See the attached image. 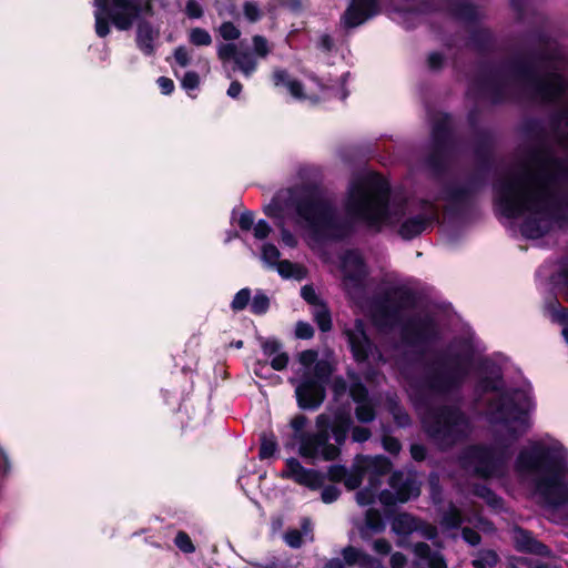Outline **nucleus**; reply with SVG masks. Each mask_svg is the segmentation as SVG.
<instances>
[{
    "label": "nucleus",
    "mask_w": 568,
    "mask_h": 568,
    "mask_svg": "<svg viewBox=\"0 0 568 568\" xmlns=\"http://www.w3.org/2000/svg\"><path fill=\"white\" fill-rule=\"evenodd\" d=\"M564 182H568V163L548 151H534L496 185L499 209L506 217L527 214L521 233L539 239L550 229L552 194Z\"/></svg>",
    "instance_id": "1"
},
{
    "label": "nucleus",
    "mask_w": 568,
    "mask_h": 568,
    "mask_svg": "<svg viewBox=\"0 0 568 568\" xmlns=\"http://www.w3.org/2000/svg\"><path fill=\"white\" fill-rule=\"evenodd\" d=\"M490 422L495 428L493 447L474 446L465 450L460 457L462 466L475 475L488 478L503 470L508 457V448L529 428L527 414L520 409L513 396L499 395L489 407Z\"/></svg>",
    "instance_id": "2"
},
{
    "label": "nucleus",
    "mask_w": 568,
    "mask_h": 568,
    "mask_svg": "<svg viewBox=\"0 0 568 568\" xmlns=\"http://www.w3.org/2000/svg\"><path fill=\"white\" fill-rule=\"evenodd\" d=\"M388 184L377 176L362 178L353 182L345 202L346 214L369 225L381 222L394 223L388 211Z\"/></svg>",
    "instance_id": "3"
},
{
    "label": "nucleus",
    "mask_w": 568,
    "mask_h": 568,
    "mask_svg": "<svg viewBox=\"0 0 568 568\" xmlns=\"http://www.w3.org/2000/svg\"><path fill=\"white\" fill-rule=\"evenodd\" d=\"M217 31L225 41H236L241 37V30L231 21L223 22ZM272 51L273 44L261 34L252 37V50L234 42H222L216 47L219 60L223 64L232 62V70L241 72L245 78L252 77L257 70L258 60H265Z\"/></svg>",
    "instance_id": "4"
},
{
    "label": "nucleus",
    "mask_w": 568,
    "mask_h": 568,
    "mask_svg": "<svg viewBox=\"0 0 568 568\" xmlns=\"http://www.w3.org/2000/svg\"><path fill=\"white\" fill-rule=\"evenodd\" d=\"M426 433L442 448H448L465 439L470 434L467 417L455 407L429 409L423 416Z\"/></svg>",
    "instance_id": "5"
},
{
    "label": "nucleus",
    "mask_w": 568,
    "mask_h": 568,
    "mask_svg": "<svg viewBox=\"0 0 568 568\" xmlns=\"http://www.w3.org/2000/svg\"><path fill=\"white\" fill-rule=\"evenodd\" d=\"M390 470V463L383 456L362 457L356 460L354 467L346 471L344 485L347 489L358 488L366 478L368 484L356 493V501L361 506H368L376 499L381 488V477Z\"/></svg>",
    "instance_id": "6"
},
{
    "label": "nucleus",
    "mask_w": 568,
    "mask_h": 568,
    "mask_svg": "<svg viewBox=\"0 0 568 568\" xmlns=\"http://www.w3.org/2000/svg\"><path fill=\"white\" fill-rule=\"evenodd\" d=\"M300 219L314 232H328L334 225V210L323 192L316 187H303L295 199Z\"/></svg>",
    "instance_id": "7"
},
{
    "label": "nucleus",
    "mask_w": 568,
    "mask_h": 568,
    "mask_svg": "<svg viewBox=\"0 0 568 568\" xmlns=\"http://www.w3.org/2000/svg\"><path fill=\"white\" fill-rule=\"evenodd\" d=\"M469 369V361L454 356L437 361L426 379V387L432 394H446L459 386Z\"/></svg>",
    "instance_id": "8"
},
{
    "label": "nucleus",
    "mask_w": 568,
    "mask_h": 568,
    "mask_svg": "<svg viewBox=\"0 0 568 568\" xmlns=\"http://www.w3.org/2000/svg\"><path fill=\"white\" fill-rule=\"evenodd\" d=\"M317 432L304 434L300 438L301 456L306 458H321L324 460H334L339 455V448L328 443L329 439V417L321 414L316 418Z\"/></svg>",
    "instance_id": "9"
},
{
    "label": "nucleus",
    "mask_w": 568,
    "mask_h": 568,
    "mask_svg": "<svg viewBox=\"0 0 568 568\" xmlns=\"http://www.w3.org/2000/svg\"><path fill=\"white\" fill-rule=\"evenodd\" d=\"M389 489L378 490L377 498L384 507L407 503L420 494L416 479L410 474L394 471L388 479Z\"/></svg>",
    "instance_id": "10"
},
{
    "label": "nucleus",
    "mask_w": 568,
    "mask_h": 568,
    "mask_svg": "<svg viewBox=\"0 0 568 568\" xmlns=\"http://www.w3.org/2000/svg\"><path fill=\"white\" fill-rule=\"evenodd\" d=\"M152 16V4L149 0H112L110 18L112 23L119 30H129L133 23L142 16Z\"/></svg>",
    "instance_id": "11"
},
{
    "label": "nucleus",
    "mask_w": 568,
    "mask_h": 568,
    "mask_svg": "<svg viewBox=\"0 0 568 568\" xmlns=\"http://www.w3.org/2000/svg\"><path fill=\"white\" fill-rule=\"evenodd\" d=\"M565 471L557 465L549 466L536 484L537 491L551 506H560L568 501V487L564 484Z\"/></svg>",
    "instance_id": "12"
},
{
    "label": "nucleus",
    "mask_w": 568,
    "mask_h": 568,
    "mask_svg": "<svg viewBox=\"0 0 568 568\" xmlns=\"http://www.w3.org/2000/svg\"><path fill=\"white\" fill-rule=\"evenodd\" d=\"M414 294L406 288L397 287L387 292L385 300L377 306L376 316L381 315L385 324H394L402 317L405 310L413 307Z\"/></svg>",
    "instance_id": "13"
},
{
    "label": "nucleus",
    "mask_w": 568,
    "mask_h": 568,
    "mask_svg": "<svg viewBox=\"0 0 568 568\" xmlns=\"http://www.w3.org/2000/svg\"><path fill=\"white\" fill-rule=\"evenodd\" d=\"M343 285L351 297H355L363 290L367 274L362 256L356 252H347L342 263Z\"/></svg>",
    "instance_id": "14"
},
{
    "label": "nucleus",
    "mask_w": 568,
    "mask_h": 568,
    "mask_svg": "<svg viewBox=\"0 0 568 568\" xmlns=\"http://www.w3.org/2000/svg\"><path fill=\"white\" fill-rule=\"evenodd\" d=\"M392 531L397 536H409L413 532H419L426 539L437 537L435 526L423 521L422 519L406 511L398 513L390 520Z\"/></svg>",
    "instance_id": "15"
},
{
    "label": "nucleus",
    "mask_w": 568,
    "mask_h": 568,
    "mask_svg": "<svg viewBox=\"0 0 568 568\" xmlns=\"http://www.w3.org/2000/svg\"><path fill=\"white\" fill-rule=\"evenodd\" d=\"M352 353L357 362H364L369 356L377 354V358L382 359L381 353L372 345L364 331L362 321L356 320L354 327L345 331Z\"/></svg>",
    "instance_id": "16"
},
{
    "label": "nucleus",
    "mask_w": 568,
    "mask_h": 568,
    "mask_svg": "<svg viewBox=\"0 0 568 568\" xmlns=\"http://www.w3.org/2000/svg\"><path fill=\"white\" fill-rule=\"evenodd\" d=\"M435 335V324L429 317H413L403 327V338L413 345L426 343Z\"/></svg>",
    "instance_id": "17"
},
{
    "label": "nucleus",
    "mask_w": 568,
    "mask_h": 568,
    "mask_svg": "<svg viewBox=\"0 0 568 568\" xmlns=\"http://www.w3.org/2000/svg\"><path fill=\"white\" fill-rule=\"evenodd\" d=\"M538 98L545 102L558 101L568 89V83L557 73H548L534 82Z\"/></svg>",
    "instance_id": "18"
},
{
    "label": "nucleus",
    "mask_w": 568,
    "mask_h": 568,
    "mask_svg": "<svg viewBox=\"0 0 568 568\" xmlns=\"http://www.w3.org/2000/svg\"><path fill=\"white\" fill-rule=\"evenodd\" d=\"M296 397L303 409L317 408L325 398L324 386L313 377H305L296 387Z\"/></svg>",
    "instance_id": "19"
},
{
    "label": "nucleus",
    "mask_w": 568,
    "mask_h": 568,
    "mask_svg": "<svg viewBox=\"0 0 568 568\" xmlns=\"http://www.w3.org/2000/svg\"><path fill=\"white\" fill-rule=\"evenodd\" d=\"M377 11V0H353L342 17L346 29L358 27Z\"/></svg>",
    "instance_id": "20"
},
{
    "label": "nucleus",
    "mask_w": 568,
    "mask_h": 568,
    "mask_svg": "<svg viewBox=\"0 0 568 568\" xmlns=\"http://www.w3.org/2000/svg\"><path fill=\"white\" fill-rule=\"evenodd\" d=\"M284 475L311 489H318L323 487L325 481V476L322 473L304 468L295 458L287 459Z\"/></svg>",
    "instance_id": "21"
},
{
    "label": "nucleus",
    "mask_w": 568,
    "mask_h": 568,
    "mask_svg": "<svg viewBox=\"0 0 568 568\" xmlns=\"http://www.w3.org/2000/svg\"><path fill=\"white\" fill-rule=\"evenodd\" d=\"M413 552L417 558L413 562V568H447L445 558L439 552H433L426 542L413 545Z\"/></svg>",
    "instance_id": "22"
},
{
    "label": "nucleus",
    "mask_w": 568,
    "mask_h": 568,
    "mask_svg": "<svg viewBox=\"0 0 568 568\" xmlns=\"http://www.w3.org/2000/svg\"><path fill=\"white\" fill-rule=\"evenodd\" d=\"M513 534L515 546L518 551L529 552L539 556H548L550 554L548 547L542 542L538 541L537 539H535L529 531L516 527Z\"/></svg>",
    "instance_id": "23"
},
{
    "label": "nucleus",
    "mask_w": 568,
    "mask_h": 568,
    "mask_svg": "<svg viewBox=\"0 0 568 568\" xmlns=\"http://www.w3.org/2000/svg\"><path fill=\"white\" fill-rule=\"evenodd\" d=\"M545 459V453L539 447L521 450L516 460V468L520 473L538 470Z\"/></svg>",
    "instance_id": "24"
},
{
    "label": "nucleus",
    "mask_w": 568,
    "mask_h": 568,
    "mask_svg": "<svg viewBox=\"0 0 568 568\" xmlns=\"http://www.w3.org/2000/svg\"><path fill=\"white\" fill-rule=\"evenodd\" d=\"M158 37L150 22L141 21L138 23L136 42L139 48L148 55L154 52V40Z\"/></svg>",
    "instance_id": "25"
},
{
    "label": "nucleus",
    "mask_w": 568,
    "mask_h": 568,
    "mask_svg": "<svg viewBox=\"0 0 568 568\" xmlns=\"http://www.w3.org/2000/svg\"><path fill=\"white\" fill-rule=\"evenodd\" d=\"M303 537L308 538L310 540H313V527L310 518H303L301 523V530L300 529H288L284 534V541L291 547V548H300L303 545Z\"/></svg>",
    "instance_id": "26"
},
{
    "label": "nucleus",
    "mask_w": 568,
    "mask_h": 568,
    "mask_svg": "<svg viewBox=\"0 0 568 568\" xmlns=\"http://www.w3.org/2000/svg\"><path fill=\"white\" fill-rule=\"evenodd\" d=\"M263 353L271 358V365L276 371H282L287 366L288 356L281 352V345L276 341H265L262 344Z\"/></svg>",
    "instance_id": "27"
},
{
    "label": "nucleus",
    "mask_w": 568,
    "mask_h": 568,
    "mask_svg": "<svg viewBox=\"0 0 568 568\" xmlns=\"http://www.w3.org/2000/svg\"><path fill=\"white\" fill-rule=\"evenodd\" d=\"M385 530V524L377 509H368L365 514L364 527L359 529L361 537L366 539L369 537V532H383Z\"/></svg>",
    "instance_id": "28"
},
{
    "label": "nucleus",
    "mask_w": 568,
    "mask_h": 568,
    "mask_svg": "<svg viewBox=\"0 0 568 568\" xmlns=\"http://www.w3.org/2000/svg\"><path fill=\"white\" fill-rule=\"evenodd\" d=\"M428 222L429 217L424 215L408 219L402 224L399 229V234L404 239L410 240L419 235L426 229Z\"/></svg>",
    "instance_id": "29"
},
{
    "label": "nucleus",
    "mask_w": 568,
    "mask_h": 568,
    "mask_svg": "<svg viewBox=\"0 0 568 568\" xmlns=\"http://www.w3.org/2000/svg\"><path fill=\"white\" fill-rule=\"evenodd\" d=\"M276 265L278 273L283 277H294L296 280H302L306 276V270L303 266L294 264L287 260L280 261Z\"/></svg>",
    "instance_id": "30"
},
{
    "label": "nucleus",
    "mask_w": 568,
    "mask_h": 568,
    "mask_svg": "<svg viewBox=\"0 0 568 568\" xmlns=\"http://www.w3.org/2000/svg\"><path fill=\"white\" fill-rule=\"evenodd\" d=\"M499 561L496 551L484 549L478 551L476 558L471 561L474 568H494Z\"/></svg>",
    "instance_id": "31"
},
{
    "label": "nucleus",
    "mask_w": 568,
    "mask_h": 568,
    "mask_svg": "<svg viewBox=\"0 0 568 568\" xmlns=\"http://www.w3.org/2000/svg\"><path fill=\"white\" fill-rule=\"evenodd\" d=\"M314 320L322 332L332 329V317L326 304L320 305L313 311Z\"/></svg>",
    "instance_id": "32"
},
{
    "label": "nucleus",
    "mask_w": 568,
    "mask_h": 568,
    "mask_svg": "<svg viewBox=\"0 0 568 568\" xmlns=\"http://www.w3.org/2000/svg\"><path fill=\"white\" fill-rule=\"evenodd\" d=\"M343 561L345 565L354 566L357 565L361 567V562H363V557H367L368 554L353 547L347 546L342 550Z\"/></svg>",
    "instance_id": "33"
},
{
    "label": "nucleus",
    "mask_w": 568,
    "mask_h": 568,
    "mask_svg": "<svg viewBox=\"0 0 568 568\" xmlns=\"http://www.w3.org/2000/svg\"><path fill=\"white\" fill-rule=\"evenodd\" d=\"M355 416L361 423H371L375 418L374 407L369 402L357 404Z\"/></svg>",
    "instance_id": "34"
},
{
    "label": "nucleus",
    "mask_w": 568,
    "mask_h": 568,
    "mask_svg": "<svg viewBox=\"0 0 568 568\" xmlns=\"http://www.w3.org/2000/svg\"><path fill=\"white\" fill-rule=\"evenodd\" d=\"M190 42L196 47L210 45L212 43V38L205 29L193 28L190 31Z\"/></svg>",
    "instance_id": "35"
},
{
    "label": "nucleus",
    "mask_w": 568,
    "mask_h": 568,
    "mask_svg": "<svg viewBox=\"0 0 568 568\" xmlns=\"http://www.w3.org/2000/svg\"><path fill=\"white\" fill-rule=\"evenodd\" d=\"M277 444L275 442V438L273 436L266 437L265 435L262 437V443L260 447V457L262 459L270 458L274 455L276 452Z\"/></svg>",
    "instance_id": "36"
},
{
    "label": "nucleus",
    "mask_w": 568,
    "mask_h": 568,
    "mask_svg": "<svg viewBox=\"0 0 568 568\" xmlns=\"http://www.w3.org/2000/svg\"><path fill=\"white\" fill-rule=\"evenodd\" d=\"M174 542H175L176 547L185 554H192L195 551V547H194L190 536L184 531H179L176 534Z\"/></svg>",
    "instance_id": "37"
},
{
    "label": "nucleus",
    "mask_w": 568,
    "mask_h": 568,
    "mask_svg": "<svg viewBox=\"0 0 568 568\" xmlns=\"http://www.w3.org/2000/svg\"><path fill=\"white\" fill-rule=\"evenodd\" d=\"M250 298H251V292L248 288H242L241 291H239L233 301H232V308L234 311H242L244 310L248 302H250Z\"/></svg>",
    "instance_id": "38"
},
{
    "label": "nucleus",
    "mask_w": 568,
    "mask_h": 568,
    "mask_svg": "<svg viewBox=\"0 0 568 568\" xmlns=\"http://www.w3.org/2000/svg\"><path fill=\"white\" fill-rule=\"evenodd\" d=\"M302 297L314 308H316L320 305L325 304L316 294L315 290L311 285H305L301 290Z\"/></svg>",
    "instance_id": "39"
},
{
    "label": "nucleus",
    "mask_w": 568,
    "mask_h": 568,
    "mask_svg": "<svg viewBox=\"0 0 568 568\" xmlns=\"http://www.w3.org/2000/svg\"><path fill=\"white\" fill-rule=\"evenodd\" d=\"M262 258L268 264H277L280 258V251L273 244H264L262 247Z\"/></svg>",
    "instance_id": "40"
},
{
    "label": "nucleus",
    "mask_w": 568,
    "mask_h": 568,
    "mask_svg": "<svg viewBox=\"0 0 568 568\" xmlns=\"http://www.w3.org/2000/svg\"><path fill=\"white\" fill-rule=\"evenodd\" d=\"M270 306L268 297L264 294H256L253 297L251 310L254 314H263Z\"/></svg>",
    "instance_id": "41"
},
{
    "label": "nucleus",
    "mask_w": 568,
    "mask_h": 568,
    "mask_svg": "<svg viewBox=\"0 0 568 568\" xmlns=\"http://www.w3.org/2000/svg\"><path fill=\"white\" fill-rule=\"evenodd\" d=\"M243 11L245 18L250 22H256L262 17V12L258 8V6L255 2L252 1H245L243 4Z\"/></svg>",
    "instance_id": "42"
},
{
    "label": "nucleus",
    "mask_w": 568,
    "mask_h": 568,
    "mask_svg": "<svg viewBox=\"0 0 568 568\" xmlns=\"http://www.w3.org/2000/svg\"><path fill=\"white\" fill-rule=\"evenodd\" d=\"M372 549L382 556H387L392 551V544L386 538H377L372 542Z\"/></svg>",
    "instance_id": "43"
},
{
    "label": "nucleus",
    "mask_w": 568,
    "mask_h": 568,
    "mask_svg": "<svg viewBox=\"0 0 568 568\" xmlns=\"http://www.w3.org/2000/svg\"><path fill=\"white\" fill-rule=\"evenodd\" d=\"M351 396L357 404L368 402L367 389L362 384H355L351 387Z\"/></svg>",
    "instance_id": "44"
},
{
    "label": "nucleus",
    "mask_w": 568,
    "mask_h": 568,
    "mask_svg": "<svg viewBox=\"0 0 568 568\" xmlns=\"http://www.w3.org/2000/svg\"><path fill=\"white\" fill-rule=\"evenodd\" d=\"M314 379L318 381L323 385V383L326 382L329 376V368L327 363L317 362L314 367Z\"/></svg>",
    "instance_id": "45"
},
{
    "label": "nucleus",
    "mask_w": 568,
    "mask_h": 568,
    "mask_svg": "<svg viewBox=\"0 0 568 568\" xmlns=\"http://www.w3.org/2000/svg\"><path fill=\"white\" fill-rule=\"evenodd\" d=\"M185 13L191 19H199L203 16V9L196 0H189L185 6Z\"/></svg>",
    "instance_id": "46"
},
{
    "label": "nucleus",
    "mask_w": 568,
    "mask_h": 568,
    "mask_svg": "<svg viewBox=\"0 0 568 568\" xmlns=\"http://www.w3.org/2000/svg\"><path fill=\"white\" fill-rule=\"evenodd\" d=\"M339 489L336 486H325L322 490V500L326 504L335 501L339 497Z\"/></svg>",
    "instance_id": "47"
},
{
    "label": "nucleus",
    "mask_w": 568,
    "mask_h": 568,
    "mask_svg": "<svg viewBox=\"0 0 568 568\" xmlns=\"http://www.w3.org/2000/svg\"><path fill=\"white\" fill-rule=\"evenodd\" d=\"M459 10L457 16L465 20H471L476 17L475 8L466 1H460L458 3Z\"/></svg>",
    "instance_id": "48"
},
{
    "label": "nucleus",
    "mask_w": 568,
    "mask_h": 568,
    "mask_svg": "<svg viewBox=\"0 0 568 568\" xmlns=\"http://www.w3.org/2000/svg\"><path fill=\"white\" fill-rule=\"evenodd\" d=\"M295 335L298 338L308 339V338L313 337L314 329L311 324L305 323V322H298L296 324Z\"/></svg>",
    "instance_id": "49"
},
{
    "label": "nucleus",
    "mask_w": 568,
    "mask_h": 568,
    "mask_svg": "<svg viewBox=\"0 0 568 568\" xmlns=\"http://www.w3.org/2000/svg\"><path fill=\"white\" fill-rule=\"evenodd\" d=\"M462 536H463L464 540L466 542H468L470 546H477L481 541L480 535L476 530H474L469 527L463 528Z\"/></svg>",
    "instance_id": "50"
},
{
    "label": "nucleus",
    "mask_w": 568,
    "mask_h": 568,
    "mask_svg": "<svg viewBox=\"0 0 568 568\" xmlns=\"http://www.w3.org/2000/svg\"><path fill=\"white\" fill-rule=\"evenodd\" d=\"M271 231V226L264 220H260L254 226V236L258 240H264L270 235Z\"/></svg>",
    "instance_id": "51"
},
{
    "label": "nucleus",
    "mask_w": 568,
    "mask_h": 568,
    "mask_svg": "<svg viewBox=\"0 0 568 568\" xmlns=\"http://www.w3.org/2000/svg\"><path fill=\"white\" fill-rule=\"evenodd\" d=\"M95 31L99 37L104 38L109 34L110 28L105 18H103L100 13L95 14Z\"/></svg>",
    "instance_id": "52"
},
{
    "label": "nucleus",
    "mask_w": 568,
    "mask_h": 568,
    "mask_svg": "<svg viewBox=\"0 0 568 568\" xmlns=\"http://www.w3.org/2000/svg\"><path fill=\"white\" fill-rule=\"evenodd\" d=\"M347 469L343 466L333 465L328 468V477L333 481H344Z\"/></svg>",
    "instance_id": "53"
},
{
    "label": "nucleus",
    "mask_w": 568,
    "mask_h": 568,
    "mask_svg": "<svg viewBox=\"0 0 568 568\" xmlns=\"http://www.w3.org/2000/svg\"><path fill=\"white\" fill-rule=\"evenodd\" d=\"M383 446L390 454H397L402 448L399 440L397 438L390 437V436L384 437Z\"/></svg>",
    "instance_id": "54"
},
{
    "label": "nucleus",
    "mask_w": 568,
    "mask_h": 568,
    "mask_svg": "<svg viewBox=\"0 0 568 568\" xmlns=\"http://www.w3.org/2000/svg\"><path fill=\"white\" fill-rule=\"evenodd\" d=\"M199 83H200V78H199L197 73H195V72H186L182 80L183 88H185L187 90H193V89L197 88Z\"/></svg>",
    "instance_id": "55"
},
{
    "label": "nucleus",
    "mask_w": 568,
    "mask_h": 568,
    "mask_svg": "<svg viewBox=\"0 0 568 568\" xmlns=\"http://www.w3.org/2000/svg\"><path fill=\"white\" fill-rule=\"evenodd\" d=\"M317 359V352L307 349L300 354L298 361L303 366H311L313 365Z\"/></svg>",
    "instance_id": "56"
},
{
    "label": "nucleus",
    "mask_w": 568,
    "mask_h": 568,
    "mask_svg": "<svg viewBox=\"0 0 568 568\" xmlns=\"http://www.w3.org/2000/svg\"><path fill=\"white\" fill-rule=\"evenodd\" d=\"M371 437L368 428L356 426L352 430V438L354 442L363 443Z\"/></svg>",
    "instance_id": "57"
},
{
    "label": "nucleus",
    "mask_w": 568,
    "mask_h": 568,
    "mask_svg": "<svg viewBox=\"0 0 568 568\" xmlns=\"http://www.w3.org/2000/svg\"><path fill=\"white\" fill-rule=\"evenodd\" d=\"M407 564V558L403 552L396 551L390 555V568H404Z\"/></svg>",
    "instance_id": "58"
},
{
    "label": "nucleus",
    "mask_w": 568,
    "mask_h": 568,
    "mask_svg": "<svg viewBox=\"0 0 568 568\" xmlns=\"http://www.w3.org/2000/svg\"><path fill=\"white\" fill-rule=\"evenodd\" d=\"M475 494L479 497L485 498L489 504H496L497 497L496 495L486 486H478L475 489Z\"/></svg>",
    "instance_id": "59"
},
{
    "label": "nucleus",
    "mask_w": 568,
    "mask_h": 568,
    "mask_svg": "<svg viewBox=\"0 0 568 568\" xmlns=\"http://www.w3.org/2000/svg\"><path fill=\"white\" fill-rule=\"evenodd\" d=\"M273 81L276 87H280V85L287 87V81H291V80H290V77H288V73L286 70L276 69L273 72Z\"/></svg>",
    "instance_id": "60"
},
{
    "label": "nucleus",
    "mask_w": 568,
    "mask_h": 568,
    "mask_svg": "<svg viewBox=\"0 0 568 568\" xmlns=\"http://www.w3.org/2000/svg\"><path fill=\"white\" fill-rule=\"evenodd\" d=\"M174 58L181 67H186L190 63L187 50L184 47H179L174 51Z\"/></svg>",
    "instance_id": "61"
},
{
    "label": "nucleus",
    "mask_w": 568,
    "mask_h": 568,
    "mask_svg": "<svg viewBox=\"0 0 568 568\" xmlns=\"http://www.w3.org/2000/svg\"><path fill=\"white\" fill-rule=\"evenodd\" d=\"M254 224V217L251 212H244L239 219V226L243 231H248Z\"/></svg>",
    "instance_id": "62"
},
{
    "label": "nucleus",
    "mask_w": 568,
    "mask_h": 568,
    "mask_svg": "<svg viewBox=\"0 0 568 568\" xmlns=\"http://www.w3.org/2000/svg\"><path fill=\"white\" fill-rule=\"evenodd\" d=\"M287 89L294 98L300 99L304 97L303 84L298 80L287 81Z\"/></svg>",
    "instance_id": "63"
},
{
    "label": "nucleus",
    "mask_w": 568,
    "mask_h": 568,
    "mask_svg": "<svg viewBox=\"0 0 568 568\" xmlns=\"http://www.w3.org/2000/svg\"><path fill=\"white\" fill-rule=\"evenodd\" d=\"M359 568H385L381 560L368 555L367 557H363V562H361Z\"/></svg>",
    "instance_id": "64"
}]
</instances>
